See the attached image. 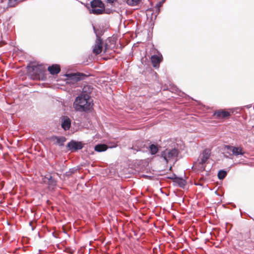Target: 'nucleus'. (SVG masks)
<instances>
[{
	"label": "nucleus",
	"mask_w": 254,
	"mask_h": 254,
	"mask_svg": "<svg viewBox=\"0 0 254 254\" xmlns=\"http://www.w3.org/2000/svg\"><path fill=\"white\" fill-rule=\"evenodd\" d=\"M73 106L75 110L77 112L88 113L93 109V100L85 96H78L76 97Z\"/></svg>",
	"instance_id": "obj_1"
},
{
	"label": "nucleus",
	"mask_w": 254,
	"mask_h": 254,
	"mask_svg": "<svg viewBox=\"0 0 254 254\" xmlns=\"http://www.w3.org/2000/svg\"><path fill=\"white\" fill-rule=\"evenodd\" d=\"M27 72L33 80H45L47 78L45 66L42 64H32L27 66Z\"/></svg>",
	"instance_id": "obj_2"
},
{
	"label": "nucleus",
	"mask_w": 254,
	"mask_h": 254,
	"mask_svg": "<svg viewBox=\"0 0 254 254\" xmlns=\"http://www.w3.org/2000/svg\"><path fill=\"white\" fill-rule=\"evenodd\" d=\"M90 11L94 14H101L105 10L104 3L101 0H92L90 2Z\"/></svg>",
	"instance_id": "obj_3"
},
{
	"label": "nucleus",
	"mask_w": 254,
	"mask_h": 254,
	"mask_svg": "<svg viewBox=\"0 0 254 254\" xmlns=\"http://www.w3.org/2000/svg\"><path fill=\"white\" fill-rule=\"evenodd\" d=\"M178 150L176 148L173 149H166L162 151L160 154L158 155L160 158H162L166 163H168L169 161L177 157L178 155Z\"/></svg>",
	"instance_id": "obj_4"
},
{
	"label": "nucleus",
	"mask_w": 254,
	"mask_h": 254,
	"mask_svg": "<svg viewBox=\"0 0 254 254\" xmlns=\"http://www.w3.org/2000/svg\"><path fill=\"white\" fill-rule=\"evenodd\" d=\"M210 155V151L208 149H205L200 154L199 158L198 159V167L200 170H204L205 166L204 164L205 163L206 161L209 159Z\"/></svg>",
	"instance_id": "obj_5"
},
{
	"label": "nucleus",
	"mask_w": 254,
	"mask_h": 254,
	"mask_svg": "<svg viewBox=\"0 0 254 254\" xmlns=\"http://www.w3.org/2000/svg\"><path fill=\"white\" fill-rule=\"evenodd\" d=\"M223 150H228L232 152V155L235 156L243 155L245 152L241 147H235L232 145H225Z\"/></svg>",
	"instance_id": "obj_6"
},
{
	"label": "nucleus",
	"mask_w": 254,
	"mask_h": 254,
	"mask_svg": "<svg viewBox=\"0 0 254 254\" xmlns=\"http://www.w3.org/2000/svg\"><path fill=\"white\" fill-rule=\"evenodd\" d=\"M68 80H71L73 82H78L86 79L88 75L81 72H76L66 74Z\"/></svg>",
	"instance_id": "obj_7"
},
{
	"label": "nucleus",
	"mask_w": 254,
	"mask_h": 254,
	"mask_svg": "<svg viewBox=\"0 0 254 254\" xmlns=\"http://www.w3.org/2000/svg\"><path fill=\"white\" fill-rule=\"evenodd\" d=\"M84 147V143L81 141H77L76 140H72L69 142L67 145L66 147L71 152L73 151H77L83 148Z\"/></svg>",
	"instance_id": "obj_8"
},
{
	"label": "nucleus",
	"mask_w": 254,
	"mask_h": 254,
	"mask_svg": "<svg viewBox=\"0 0 254 254\" xmlns=\"http://www.w3.org/2000/svg\"><path fill=\"white\" fill-rule=\"evenodd\" d=\"M132 149L136 151H146L148 149V146L142 141L137 140L133 145Z\"/></svg>",
	"instance_id": "obj_9"
},
{
	"label": "nucleus",
	"mask_w": 254,
	"mask_h": 254,
	"mask_svg": "<svg viewBox=\"0 0 254 254\" xmlns=\"http://www.w3.org/2000/svg\"><path fill=\"white\" fill-rule=\"evenodd\" d=\"M103 41L102 39H97L95 40V43L93 48V52L96 55H98L102 52L103 49Z\"/></svg>",
	"instance_id": "obj_10"
},
{
	"label": "nucleus",
	"mask_w": 254,
	"mask_h": 254,
	"mask_svg": "<svg viewBox=\"0 0 254 254\" xmlns=\"http://www.w3.org/2000/svg\"><path fill=\"white\" fill-rule=\"evenodd\" d=\"M62 123L61 126L62 127L64 130H67L69 129L71 127V120L67 116H63L61 118Z\"/></svg>",
	"instance_id": "obj_11"
},
{
	"label": "nucleus",
	"mask_w": 254,
	"mask_h": 254,
	"mask_svg": "<svg viewBox=\"0 0 254 254\" xmlns=\"http://www.w3.org/2000/svg\"><path fill=\"white\" fill-rule=\"evenodd\" d=\"M213 116L215 117V119H222L229 117L230 116V113L228 111L220 110L215 112Z\"/></svg>",
	"instance_id": "obj_12"
},
{
	"label": "nucleus",
	"mask_w": 254,
	"mask_h": 254,
	"mask_svg": "<svg viewBox=\"0 0 254 254\" xmlns=\"http://www.w3.org/2000/svg\"><path fill=\"white\" fill-rule=\"evenodd\" d=\"M93 90V88L89 85H84L82 88V91L79 96H85L86 98H90V94Z\"/></svg>",
	"instance_id": "obj_13"
},
{
	"label": "nucleus",
	"mask_w": 254,
	"mask_h": 254,
	"mask_svg": "<svg viewBox=\"0 0 254 254\" xmlns=\"http://www.w3.org/2000/svg\"><path fill=\"white\" fill-rule=\"evenodd\" d=\"M146 19L145 25L148 30L153 29L156 17H144Z\"/></svg>",
	"instance_id": "obj_14"
},
{
	"label": "nucleus",
	"mask_w": 254,
	"mask_h": 254,
	"mask_svg": "<svg viewBox=\"0 0 254 254\" xmlns=\"http://www.w3.org/2000/svg\"><path fill=\"white\" fill-rule=\"evenodd\" d=\"M51 139L54 141L56 140L55 144L60 146H63L64 145V142L66 140V138L64 136H53L51 137Z\"/></svg>",
	"instance_id": "obj_15"
},
{
	"label": "nucleus",
	"mask_w": 254,
	"mask_h": 254,
	"mask_svg": "<svg viewBox=\"0 0 254 254\" xmlns=\"http://www.w3.org/2000/svg\"><path fill=\"white\" fill-rule=\"evenodd\" d=\"M48 70L51 74L55 75L60 72L61 68L59 65L55 64L49 66Z\"/></svg>",
	"instance_id": "obj_16"
},
{
	"label": "nucleus",
	"mask_w": 254,
	"mask_h": 254,
	"mask_svg": "<svg viewBox=\"0 0 254 254\" xmlns=\"http://www.w3.org/2000/svg\"><path fill=\"white\" fill-rule=\"evenodd\" d=\"M152 65L154 67H158L160 63L161 62V58L157 55H153L151 58Z\"/></svg>",
	"instance_id": "obj_17"
},
{
	"label": "nucleus",
	"mask_w": 254,
	"mask_h": 254,
	"mask_svg": "<svg viewBox=\"0 0 254 254\" xmlns=\"http://www.w3.org/2000/svg\"><path fill=\"white\" fill-rule=\"evenodd\" d=\"M148 149L150 150V153L152 155L156 154L159 150V148L157 145L151 144L148 146Z\"/></svg>",
	"instance_id": "obj_18"
},
{
	"label": "nucleus",
	"mask_w": 254,
	"mask_h": 254,
	"mask_svg": "<svg viewBox=\"0 0 254 254\" xmlns=\"http://www.w3.org/2000/svg\"><path fill=\"white\" fill-rule=\"evenodd\" d=\"M108 149V146L104 144H99L95 146L94 150L98 152H103Z\"/></svg>",
	"instance_id": "obj_19"
},
{
	"label": "nucleus",
	"mask_w": 254,
	"mask_h": 254,
	"mask_svg": "<svg viewBox=\"0 0 254 254\" xmlns=\"http://www.w3.org/2000/svg\"><path fill=\"white\" fill-rule=\"evenodd\" d=\"M174 183H175L177 185H178L180 188H184V187L186 185V181L183 178L178 177L176 179V181Z\"/></svg>",
	"instance_id": "obj_20"
},
{
	"label": "nucleus",
	"mask_w": 254,
	"mask_h": 254,
	"mask_svg": "<svg viewBox=\"0 0 254 254\" xmlns=\"http://www.w3.org/2000/svg\"><path fill=\"white\" fill-rule=\"evenodd\" d=\"M92 27L94 32V33L96 35V39H101V36L103 34L104 31L101 29H98L96 28L93 24H92Z\"/></svg>",
	"instance_id": "obj_21"
},
{
	"label": "nucleus",
	"mask_w": 254,
	"mask_h": 254,
	"mask_svg": "<svg viewBox=\"0 0 254 254\" xmlns=\"http://www.w3.org/2000/svg\"><path fill=\"white\" fill-rule=\"evenodd\" d=\"M45 178L48 180V185L49 186L54 187L56 185V180L51 176L45 177Z\"/></svg>",
	"instance_id": "obj_22"
},
{
	"label": "nucleus",
	"mask_w": 254,
	"mask_h": 254,
	"mask_svg": "<svg viewBox=\"0 0 254 254\" xmlns=\"http://www.w3.org/2000/svg\"><path fill=\"white\" fill-rule=\"evenodd\" d=\"M227 175V172L224 170H221L218 173V178L219 180L224 179Z\"/></svg>",
	"instance_id": "obj_23"
},
{
	"label": "nucleus",
	"mask_w": 254,
	"mask_h": 254,
	"mask_svg": "<svg viewBox=\"0 0 254 254\" xmlns=\"http://www.w3.org/2000/svg\"><path fill=\"white\" fill-rule=\"evenodd\" d=\"M141 0H127V4L131 6L136 5Z\"/></svg>",
	"instance_id": "obj_24"
},
{
	"label": "nucleus",
	"mask_w": 254,
	"mask_h": 254,
	"mask_svg": "<svg viewBox=\"0 0 254 254\" xmlns=\"http://www.w3.org/2000/svg\"><path fill=\"white\" fill-rule=\"evenodd\" d=\"M23 0H9L8 5L10 6H14L17 3L23 1Z\"/></svg>",
	"instance_id": "obj_25"
},
{
	"label": "nucleus",
	"mask_w": 254,
	"mask_h": 254,
	"mask_svg": "<svg viewBox=\"0 0 254 254\" xmlns=\"http://www.w3.org/2000/svg\"><path fill=\"white\" fill-rule=\"evenodd\" d=\"M225 152H223V156L224 158H226L227 159H232V158L231 157L232 156V154L230 153V151L228 150H224Z\"/></svg>",
	"instance_id": "obj_26"
},
{
	"label": "nucleus",
	"mask_w": 254,
	"mask_h": 254,
	"mask_svg": "<svg viewBox=\"0 0 254 254\" xmlns=\"http://www.w3.org/2000/svg\"><path fill=\"white\" fill-rule=\"evenodd\" d=\"M76 169H74V168L70 169L69 170V172H66V175H70V174H73L76 171Z\"/></svg>",
	"instance_id": "obj_27"
},
{
	"label": "nucleus",
	"mask_w": 254,
	"mask_h": 254,
	"mask_svg": "<svg viewBox=\"0 0 254 254\" xmlns=\"http://www.w3.org/2000/svg\"><path fill=\"white\" fill-rule=\"evenodd\" d=\"M169 179L173 180L174 183L176 181V179L178 178V177L174 174H172L171 176L168 177Z\"/></svg>",
	"instance_id": "obj_28"
},
{
	"label": "nucleus",
	"mask_w": 254,
	"mask_h": 254,
	"mask_svg": "<svg viewBox=\"0 0 254 254\" xmlns=\"http://www.w3.org/2000/svg\"><path fill=\"white\" fill-rule=\"evenodd\" d=\"M106 0L107 3H110L111 5L117 1V0Z\"/></svg>",
	"instance_id": "obj_29"
},
{
	"label": "nucleus",
	"mask_w": 254,
	"mask_h": 254,
	"mask_svg": "<svg viewBox=\"0 0 254 254\" xmlns=\"http://www.w3.org/2000/svg\"><path fill=\"white\" fill-rule=\"evenodd\" d=\"M163 2V1H162V2H160L158 3H157L156 6L157 7V9H159V7L161 6Z\"/></svg>",
	"instance_id": "obj_30"
},
{
	"label": "nucleus",
	"mask_w": 254,
	"mask_h": 254,
	"mask_svg": "<svg viewBox=\"0 0 254 254\" xmlns=\"http://www.w3.org/2000/svg\"><path fill=\"white\" fill-rule=\"evenodd\" d=\"M29 225L31 226V229H32V230H34V228H33V227L32 226V222H30V223H29Z\"/></svg>",
	"instance_id": "obj_31"
},
{
	"label": "nucleus",
	"mask_w": 254,
	"mask_h": 254,
	"mask_svg": "<svg viewBox=\"0 0 254 254\" xmlns=\"http://www.w3.org/2000/svg\"><path fill=\"white\" fill-rule=\"evenodd\" d=\"M195 185H196V186H198V185H201L199 183H195Z\"/></svg>",
	"instance_id": "obj_32"
},
{
	"label": "nucleus",
	"mask_w": 254,
	"mask_h": 254,
	"mask_svg": "<svg viewBox=\"0 0 254 254\" xmlns=\"http://www.w3.org/2000/svg\"><path fill=\"white\" fill-rule=\"evenodd\" d=\"M105 51H106V50H107V45L106 44V45H105Z\"/></svg>",
	"instance_id": "obj_33"
}]
</instances>
